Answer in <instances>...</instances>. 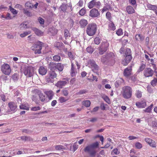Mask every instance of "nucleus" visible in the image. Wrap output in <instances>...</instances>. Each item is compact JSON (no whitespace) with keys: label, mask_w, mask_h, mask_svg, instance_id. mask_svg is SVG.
I'll return each mask as SVG.
<instances>
[{"label":"nucleus","mask_w":157,"mask_h":157,"mask_svg":"<svg viewBox=\"0 0 157 157\" xmlns=\"http://www.w3.org/2000/svg\"><path fill=\"white\" fill-rule=\"evenodd\" d=\"M50 69L52 72H50V82H53L55 79H56V74L54 71L56 69V65L54 63H50Z\"/></svg>","instance_id":"f257e3e1"},{"label":"nucleus","mask_w":157,"mask_h":157,"mask_svg":"<svg viewBox=\"0 0 157 157\" xmlns=\"http://www.w3.org/2000/svg\"><path fill=\"white\" fill-rule=\"evenodd\" d=\"M21 71L25 75L28 77H31L34 74V68L32 67L25 66L21 67Z\"/></svg>","instance_id":"f03ea898"},{"label":"nucleus","mask_w":157,"mask_h":157,"mask_svg":"<svg viewBox=\"0 0 157 157\" xmlns=\"http://www.w3.org/2000/svg\"><path fill=\"white\" fill-rule=\"evenodd\" d=\"M132 88L129 86H124L122 88V96L125 99L130 98L132 95Z\"/></svg>","instance_id":"7ed1b4c3"},{"label":"nucleus","mask_w":157,"mask_h":157,"mask_svg":"<svg viewBox=\"0 0 157 157\" xmlns=\"http://www.w3.org/2000/svg\"><path fill=\"white\" fill-rule=\"evenodd\" d=\"M97 29V26L94 23L90 24L88 25L87 26L86 33L90 36H93L96 33Z\"/></svg>","instance_id":"20e7f679"},{"label":"nucleus","mask_w":157,"mask_h":157,"mask_svg":"<svg viewBox=\"0 0 157 157\" xmlns=\"http://www.w3.org/2000/svg\"><path fill=\"white\" fill-rule=\"evenodd\" d=\"M109 46V44L107 41L102 42L98 48L99 54L103 55L107 51Z\"/></svg>","instance_id":"39448f33"},{"label":"nucleus","mask_w":157,"mask_h":157,"mask_svg":"<svg viewBox=\"0 0 157 157\" xmlns=\"http://www.w3.org/2000/svg\"><path fill=\"white\" fill-rule=\"evenodd\" d=\"M37 92V94H35V95H33L32 97V99L33 101H35L37 103V101L38 100V98H39L40 100L42 101H44L45 99V97L44 96L43 94L41 93L39 91H35L33 93Z\"/></svg>","instance_id":"423d86ee"},{"label":"nucleus","mask_w":157,"mask_h":157,"mask_svg":"<svg viewBox=\"0 0 157 157\" xmlns=\"http://www.w3.org/2000/svg\"><path fill=\"white\" fill-rule=\"evenodd\" d=\"M1 71L2 73L6 75H9L11 73V69L10 65L7 63H4L1 66Z\"/></svg>","instance_id":"0eeeda50"},{"label":"nucleus","mask_w":157,"mask_h":157,"mask_svg":"<svg viewBox=\"0 0 157 157\" xmlns=\"http://www.w3.org/2000/svg\"><path fill=\"white\" fill-rule=\"evenodd\" d=\"M42 43L40 42H38L37 44H35L31 47L32 50L35 51V54H40L41 53V50L42 49Z\"/></svg>","instance_id":"6e6552de"},{"label":"nucleus","mask_w":157,"mask_h":157,"mask_svg":"<svg viewBox=\"0 0 157 157\" xmlns=\"http://www.w3.org/2000/svg\"><path fill=\"white\" fill-rule=\"evenodd\" d=\"M89 67L92 69V70L94 72L96 73L98 70V67L96 64L95 62L93 60H90L88 62Z\"/></svg>","instance_id":"1a4fd4ad"},{"label":"nucleus","mask_w":157,"mask_h":157,"mask_svg":"<svg viewBox=\"0 0 157 157\" xmlns=\"http://www.w3.org/2000/svg\"><path fill=\"white\" fill-rule=\"evenodd\" d=\"M101 5L100 2H97L95 0H92L89 2L87 4L88 6L89 9H92L94 7L99 8Z\"/></svg>","instance_id":"9d476101"},{"label":"nucleus","mask_w":157,"mask_h":157,"mask_svg":"<svg viewBox=\"0 0 157 157\" xmlns=\"http://www.w3.org/2000/svg\"><path fill=\"white\" fill-rule=\"evenodd\" d=\"M85 152H88L92 156H94L95 155L96 151L93 149L90 145L86 147L84 149Z\"/></svg>","instance_id":"9b49d317"},{"label":"nucleus","mask_w":157,"mask_h":157,"mask_svg":"<svg viewBox=\"0 0 157 157\" xmlns=\"http://www.w3.org/2000/svg\"><path fill=\"white\" fill-rule=\"evenodd\" d=\"M154 72V71L150 68L147 67L145 69L144 71V75L145 77H151L153 75Z\"/></svg>","instance_id":"f8f14e48"},{"label":"nucleus","mask_w":157,"mask_h":157,"mask_svg":"<svg viewBox=\"0 0 157 157\" xmlns=\"http://www.w3.org/2000/svg\"><path fill=\"white\" fill-rule=\"evenodd\" d=\"M100 15V13L98 10L94 8L90 10L89 16L92 17H96Z\"/></svg>","instance_id":"ddd939ff"},{"label":"nucleus","mask_w":157,"mask_h":157,"mask_svg":"<svg viewBox=\"0 0 157 157\" xmlns=\"http://www.w3.org/2000/svg\"><path fill=\"white\" fill-rule=\"evenodd\" d=\"M69 80L68 79H66L65 80L60 81L58 82L56 85L58 87L62 88L67 84Z\"/></svg>","instance_id":"4468645a"},{"label":"nucleus","mask_w":157,"mask_h":157,"mask_svg":"<svg viewBox=\"0 0 157 157\" xmlns=\"http://www.w3.org/2000/svg\"><path fill=\"white\" fill-rule=\"evenodd\" d=\"M132 66H130L125 68L124 71V75L126 77H128L132 74Z\"/></svg>","instance_id":"2eb2a0df"},{"label":"nucleus","mask_w":157,"mask_h":157,"mask_svg":"<svg viewBox=\"0 0 157 157\" xmlns=\"http://www.w3.org/2000/svg\"><path fill=\"white\" fill-rule=\"evenodd\" d=\"M131 56H126L125 58L122 61V64L124 66H126L130 62L132 59Z\"/></svg>","instance_id":"dca6fc26"},{"label":"nucleus","mask_w":157,"mask_h":157,"mask_svg":"<svg viewBox=\"0 0 157 157\" xmlns=\"http://www.w3.org/2000/svg\"><path fill=\"white\" fill-rule=\"evenodd\" d=\"M136 106L139 108H144L146 105V103L145 101L138 102L136 103Z\"/></svg>","instance_id":"f3484780"},{"label":"nucleus","mask_w":157,"mask_h":157,"mask_svg":"<svg viewBox=\"0 0 157 157\" xmlns=\"http://www.w3.org/2000/svg\"><path fill=\"white\" fill-rule=\"evenodd\" d=\"M71 74L72 77L74 76L77 73L76 69L75 68L74 66V64L73 63H72L71 60Z\"/></svg>","instance_id":"a211bd4d"},{"label":"nucleus","mask_w":157,"mask_h":157,"mask_svg":"<svg viewBox=\"0 0 157 157\" xmlns=\"http://www.w3.org/2000/svg\"><path fill=\"white\" fill-rule=\"evenodd\" d=\"M11 110L15 111L17 108V105L16 103L13 102H10L8 104Z\"/></svg>","instance_id":"6ab92c4d"},{"label":"nucleus","mask_w":157,"mask_h":157,"mask_svg":"<svg viewBox=\"0 0 157 157\" xmlns=\"http://www.w3.org/2000/svg\"><path fill=\"white\" fill-rule=\"evenodd\" d=\"M106 56L107 58L108 59V61H112L114 62L115 60L114 58L115 57L114 54L113 52H110L109 53L107 54Z\"/></svg>","instance_id":"aec40b11"},{"label":"nucleus","mask_w":157,"mask_h":157,"mask_svg":"<svg viewBox=\"0 0 157 157\" xmlns=\"http://www.w3.org/2000/svg\"><path fill=\"white\" fill-rule=\"evenodd\" d=\"M32 30L37 36H40L43 35V33L36 28H33Z\"/></svg>","instance_id":"412c9836"},{"label":"nucleus","mask_w":157,"mask_h":157,"mask_svg":"<svg viewBox=\"0 0 157 157\" xmlns=\"http://www.w3.org/2000/svg\"><path fill=\"white\" fill-rule=\"evenodd\" d=\"M135 39L136 40L143 41L144 39V37L141 34H136L135 36Z\"/></svg>","instance_id":"4be33fe9"},{"label":"nucleus","mask_w":157,"mask_h":157,"mask_svg":"<svg viewBox=\"0 0 157 157\" xmlns=\"http://www.w3.org/2000/svg\"><path fill=\"white\" fill-rule=\"evenodd\" d=\"M39 72L40 75H44L46 73L47 71L44 67H41L39 69Z\"/></svg>","instance_id":"5701e85b"},{"label":"nucleus","mask_w":157,"mask_h":157,"mask_svg":"<svg viewBox=\"0 0 157 157\" xmlns=\"http://www.w3.org/2000/svg\"><path fill=\"white\" fill-rule=\"evenodd\" d=\"M126 10L129 14H132L134 13V10L133 8L131 6H128L126 8Z\"/></svg>","instance_id":"b1692460"},{"label":"nucleus","mask_w":157,"mask_h":157,"mask_svg":"<svg viewBox=\"0 0 157 157\" xmlns=\"http://www.w3.org/2000/svg\"><path fill=\"white\" fill-rule=\"evenodd\" d=\"M20 108L22 109L29 110V106L28 103H25L24 104H22L20 105Z\"/></svg>","instance_id":"393cba45"},{"label":"nucleus","mask_w":157,"mask_h":157,"mask_svg":"<svg viewBox=\"0 0 157 157\" xmlns=\"http://www.w3.org/2000/svg\"><path fill=\"white\" fill-rule=\"evenodd\" d=\"M79 23L82 27H84L87 25L88 22L86 20L82 19L80 21Z\"/></svg>","instance_id":"a878e982"},{"label":"nucleus","mask_w":157,"mask_h":157,"mask_svg":"<svg viewBox=\"0 0 157 157\" xmlns=\"http://www.w3.org/2000/svg\"><path fill=\"white\" fill-rule=\"evenodd\" d=\"M82 105L86 107H89L90 106L91 102L90 101L86 100L83 101L82 103Z\"/></svg>","instance_id":"bb28decb"},{"label":"nucleus","mask_w":157,"mask_h":157,"mask_svg":"<svg viewBox=\"0 0 157 157\" xmlns=\"http://www.w3.org/2000/svg\"><path fill=\"white\" fill-rule=\"evenodd\" d=\"M20 28L21 29H24L28 28V25L26 22H24L22 23L20 25Z\"/></svg>","instance_id":"cd10ccee"},{"label":"nucleus","mask_w":157,"mask_h":157,"mask_svg":"<svg viewBox=\"0 0 157 157\" xmlns=\"http://www.w3.org/2000/svg\"><path fill=\"white\" fill-rule=\"evenodd\" d=\"M23 12L26 16L29 17H31L32 16V14L31 12L28 11L26 9H23Z\"/></svg>","instance_id":"c85d7f7f"},{"label":"nucleus","mask_w":157,"mask_h":157,"mask_svg":"<svg viewBox=\"0 0 157 157\" xmlns=\"http://www.w3.org/2000/svg\"><path fill=\"white\" fill-rule=\"evenodd\" d=\"M54 61L57 62H59L60 61L61 58L60 56L59 55H55L52 57V59Z\"/></svg>","instance_id":"c756f323"},{"label":"nucleus","mask_w":157,"mask_h":157,"mask_svg":"<svg viewBox=\"0 0 157 157\" xmlns=\"http://www.w3.org/2000/svg\"><path fill=\"white\" fill-rule=\"evenodd\" d=\"M63 69V65L61 63H58L56 65V69L60 71H62Z\"/></svg>","instance_id":"7c9ffc66"},{"label":"nucleus","mask_w":157,"mask_h":157,"mask_svg":"<svg viewBox=\"0 0 157 157\" xmlns=\"http://www.w3.org/2000/svg\"><path fill=\"white\" fill-rule=\"evenodd\" d=\"M109 28L110 30H115L116 28L113 23L111 21L109 25Z\"/></svg>","instance_id":"2f4dec72"},{"label":"nucleus","mask_w":157,"mask_h":157,"mask_svg":"<svg viewBox=\"0 0 157 157\" xmlns=\"http://www.w3.org/2000/svg\"><path fill=\"white\" fill-rule=\"evenodd\" d=\"M146 67V65L143 63H141L140 67L137 72H140L141 71H142Z\"/></svg>","instance_id":"473e14b6"},{"label":"nucleus","mask_w":157,"mask_h":157,"mask_svg":"<svg viewBox=\"0 0 157 157\" xmlns=\"http://www.w3.org/2000/svg\"><path fill=\"white\" fill-rule=\"evenodd\" d=\"M64 36L66 39L68 38V37H70V34L68 30L65 29L64 30Z\"/></svg>","instance_id":"72a5a7b5"},{"label":"nucleus","mask_w":157,"mask_h":157,"mask_svg":"<svg viewBox=\"0 0 157 157\" xmlns=\"http://www.w3.org/2000/svg\"><path fill=\"white\" fill-rule=\"evenodd\" d=\"M147 7L149 9L152 10H156L157 8L155 6L152 5L150 4H147Z\"/></svg>","instance_id":"f704fd0d"},{"label":"nucleus","mask_w":157,"mask_h":157,"mask_svg":"<svg viewBox=\"0 0 157 157\" xmlns=\"http://www.w3.org/2000/svg\"><path fill=\"white\" fill-rule=\"evenodd\" d=\"M31 33V32L30 31L25 32L21 34H20V36L21 37H24L30 34Z\"/></svg>","instance_id":"c9c22d12"},{"label":"nucleus","mask_w":157,"mask_h":157,"mask_svg":"<svg viewBox=\"0 0 157 157\" xmlns=\"http://www.w3.org/2000/svg\"><path fill=\"white\" fill-rule=\"evenodd\" d=\"M55 46L58 49H60V47H62L63 46V44L62 42H57L55 44Z\"/></svg>","instance_id":"e433bc0d"},{"label":"nucleus","mask_w":157,"mask_h":157,"mask_svg":"<svg viewBox=\"0 0 157 157\" xmlns=\"http://www.w3.org/2000/svg\"><path fill=\"white\" fill-rule=\"evenodd\" d=\"M67 8V5L65 4L62 5L60 7V9L63 12H65Z\"/></svg>","instance_id":"4c0bfd02"},{"label":"nucleus","mask_w":157,"mask_h":157,"mask_svg":"<svg viewBox=\"0 0 157 157\" xmlns=\"http://www.w3.org/2000/svg\"><path fill=\"white\" fill-rule=\"evenodd\" d=\"M101 60L103 63H105L108 61V59L107 58L106 56H103L101 58Z\"/></svg>","instance_id":"58836bf2"},{"label":"nucleus","mask_w":157,"mask_h":157,"mask_svg":"<svg viewBox=\"0 0 157 157\" xmlns=\"http://www.w3.org/2000/svg\"><path fill=\"white\" fill-rule=\"evenodd\" d=\"M50 31L51 33L52 34V36H54L57 33V30L54 28H53L51 29Z\"/></svg>","instance_id":"ea45409f"},{"label":"nucleus","mask_w":157,"mask_h":157,"mask_svg":"<svg viewBox=\"0 0 157 157\" xmlns=\"http://www.w3.org/2000/svg\"><path fill=\"white\" fill-rule=\"evenodd\" d=\"M56 150H61L64 149L65 147L61 145H57L55 146Z\"/></svg>","instance_id":"a19ab883"},{"label":"nucleus","mask_w":157,"mask_h":157,"mask_svg":"<svg viewBox=\"0 0 157 157\" xmlns=\"http://www.w3.org/2000/svg\"><path fill=\"white\" fill-rule=\"evenodd\" d=\"M153 106V105L152 104L151 105L149 106L148 107L145 109L144 110V111L145 112L148 113H150Z\"/></svg>","instance_id":"79ce46f5"},{"label":"nucleus","mask_w":157,"mask_h":157,"mask_svg":"<svg viewBox=\"0 0 157 157\" xmlns=\"http://www.w3.org/2000/svg\"><path fill=\"white\" fill-rule=\"evenodd\" d=\"M25 7H27V9H30L32 8L31 4L29 2H27L25 4Z\"/></svg>","instance_id":"37998d69"},{"label":"nucleus","mask_w":157,"mask_h":157,"mask_svg":"<svg viewBox=\"0 0 157 157\" xmlns=\"http://www.w3.org/2000/svg\"><path fill=\"white\" fill-rule=\"evenodd\" d=\"M151 146L153 147H156V144L155 141L152 140L151 141H150L149 143H147Z\"/></svg>","instance_id":"c03bdc74"},{"label":"nucleus","mask_w":157,"mask_h":157,"mask_svg":"<svg viewBox=\"0 0 157 157\" xmlns=\"http://www.w3.org/2000/svg\"><path fill=\"white\" fill-rule=\"evenodd\" d=\"M18 75L17 73H14L12 76V78L14 81H17L18 79Z\"/></svg>","instance_id":"a18cd8bd"},{"label":"nucleus","mask_w":157,"mask_h":157,"mask_svg":"<svg viewBox=\"0 0 157 157\" xmlns=\"http://www.w3.org/2000/svg\"><path fill=\"white\" fill-rule=\"evenodd\" d=\"M94 43L98 45L99 44L100 42H101V40L98 37H96L94 40Z\"/></svg>","instance_id":"49530a36"},{"label":"nucleus","mask_w":157,"mask_h":157,"mask_svg":"<svg viewBox=\"0 0 157 157\" xmlns=\"http://www.w3.org/2000/svg\"><path fill=\"white\" fill-rule=\"evenodd\" d=\"M103 99L108 104H109L110 103V100L109 98L106 96H104L102 97Z\"/></svg>","instance_id":"de8ad7c7"},{"label":"nucleus","mask_w":157,"mask_h":157,"mask_svg":"<svg viewBox=\"0 0 157 157\" xmlns=\"http://www.w3.org/2000/svg\"><path fill=\"white\" fill-rule=\"evenodd\" d=\"M9 9L11 12L14 14H17V11L14 8H12L11 6H9Z\"/></svg>","instance_id":"09e8293b"},{"label":"nucleus","mask_w":157,"mask_h":157,"mask_svg":"<svg viewBox=\"0 0 157 157\" xmlns=\"http://www.w3.org/2000/svg\"><path fill=\"white\" fill-rule=\"evenodd\" d=\"M86 51L88 52L92 53L94 51V50L91 47H88L86 48Z\"/></svg>","instance_id":"8fccbe9b"},{"label":"nucleus","mask_w":157,"mask_h":157,"mask_svg":"<svg viewBox=\"0 0 157 157\" xmlns=\"http://www.w3.org/2000/svg\"><path fill=\"white\" fill-rule=\"evenodd\" d=\"M131 51L130 49L127 48L126 49L125 55L126 56H131Z\"/></svg>","instance_id":"3c124183"},{"label":"nucleus","mask_w":157,"mask_h":157,"mask_svg":"<svg viewBox=\"0 0 157 157\" xmlns=\"http://www.w3.org/2000/svg\"><path fill=\"white\" fill-rule=\"evenodd\" d=\"M136 95L137 98H140L142 96L141 92L139 90L136 91Z\"/></svg>","instance_id":"603ef678"},{"label":"nucleus","mask_w":157,"mask_h":157,"mask_svg":"<svg viewBox=\"0 0 157 157\" xmlns=\"http://www.w3.org/2000/svg\"><path fill=\"white\" fill-rule=\"evenodd\" d=\"M122 30L121 29H119L116 32V34L118 36H121L123 34Z\"/></svg>","instance_id":"864d4df0"},{"label":"nucleus","mask_w":157,"mask_h":157,"mask_svg":"<svg viewBox=\"0 0 157 157\" xmlns=\"http://www.w3.org/2000/svg\"><path fill=\"white\" fill-rule=\"evenodd\" d=\"M135 147L137 149H140L142 147V145L139 142H137L135 144Z\"/></svg>","instance_id":"5fc2aeb1"},{"label":"nucleus","mask_w":157,"mask_h":157,"mask_svg":"<svg viewBox=\"0 0 157 157\" xmlns=\"http://www.w3.org/2000/svg\"><path fill=\"white\" fill-rule=\"evenodd\" d=\"M40 109V108L39 106H35L32 107L31 108V110L32 111H36Z\"/></svg>","instance_id":"6e6d98bb"},{"label":"nucleus","mask_w":157,"mask_h":157,"mask_svg":"<svg viewBox=\"0 0 157 157\" xmlns=\"http://www.w3.org/2000/svg\"><path fill=\"white\" fill-rule=\"evenodd\" d=\"M98 144H99L98 142H96L93 143V144L90 145L92 147L93 149H94V148H96L98 147Z\"/></svg>","instance_id":"4d7b16f0"},{"label":"nucleus","mask_w":157,"mask_h":157,"mask_svg":"<svg viewBox=\"0 0 157 157\" xmlns=\"http://www.w3.org/2000/svg\"><path fill=\"white\" fill-rule=\"evenodd\" d=\"M86 12L85 10L82 8L79 11V14L81 16H83L85 13Z\"/></svg>","instance_id":"13d9d810"},{"label":"nucleus","mask_w":157,"mask_h":157,"mask_svg":"<svg viewBox=\"0 0 157 157\" xmlns=\"http://www.w3.org/2000/svg\"><path fill=\"white\" fill-rule=\"evenodd\" d=\"M157 83V78H155L151 82V84L152 85L154 86Z\"/></svg>","instance_id":"bf43d9fd"},{"label":"nucleus","mask_w":157,"mask_h":157,"mask_svg":"<svg viewBox=\"0 0 157 157\" xmlns=\"http://www.w3.org/2000/svg\"><path fill=\"white\" fill-rule=\"evenodd\" d=\"M59 100L60 103H63L65 102L67 100L64 98L63 97H60L59 99Z\"/></svg>","instance_id":"052dcab7"},{"label":"nucleus","mask_w":157,"mask_h":157,"mask_svg":"<svg viewBox=\"0 0 157 157\" xmlns=\"http://www.w3.org/2000/svg\"><path fill=\"white\" fill-rule=\"evenodd\" d=\"M14 8L17 9H18L20 10H21L23 9L22 6L19 4H17L14 7Z\"/></svg>","instance_id":"680f3d73"},{"label":"nucleus","mask_w":157,"mask_h":157,"mask_svg":"<svg viewBox=\"0 0 157 157\" xmlns=\"http://www.w3.org/2000/svg\"><path fill=\"white\" fill-rule=\"evenodd\" d=\"M5 18L7 20H10L12 19V17L11 16L10 14V13H8L6 16L5 17Z\"/></svg>","instance_id":"e2e57ef3"},{"label":"nucleus","mask_w":157,"mask_h":157,"mask_svg":"<svg viewBox=\"0 0 157 157\" xmlns=\"http://www.w3.org/2000/svg\"><path fill=\"white\" fill-rule=\"evenodd\" d=\"M38 21L40 24L43 25L44 24V20L40 17H39L38 18Z\"/></svg>","instance_id":"0e129e2a"},{"label":"nucleus","mask_w":157,"mask_h":157,"mask_svg":"<svg viewBox=\"0 0 157 157\" xmlns=\"http://www.w3.org/2000/svg\"><path fill=\"white\" fill-rule=\"evenodd\" d=\"M83 5V1L82 0H80L78 3L77 4V5L80 7L82 6Z\"/></svg>","instance_id":"69168bd1"},{"label":"nucleus","mask_w":157,"mask_h":157,"mask_svg":"<svg viewBox=\"0 0 157 157\" xmlns=\"http://www.w3.org/2000/svg\"><path fill=\"white\" fill-rule=\"evenodd\" d=\"M86 93V91L85 90H80L78 92V94H85Z\"/></svg>","instance_id":"338daca9"},{"label":"nucleus","mask_w":157,"mask_h":157,"mask_svg":"<svg viewBox=\"0 0 157 157\" xmlns=\"http://www.w3.org/2000/svg\"><path fill=\"white\" fill-rule=\"evenodd\" d=\"M152 125L153 127H157V122L153 121L152 122Z\"/></svg>","instance_id":"774afa93"}]
</instances>
